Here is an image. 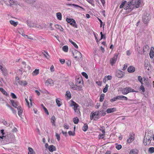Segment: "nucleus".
Wrapping results in <instances>:
<instances>
[{"label":"nucleus","mask_w":154,"mask_h":154,"mask_svg":"<svg viewBox=\"0 0 154 154\" xmlns=\"http://www.w3.org/2000/svg\"><path fill=\"white\" fill-rule=\"evenodd\" d=\"M52 25H53L52 23H51L50 24L49 26L48 27L51 30H53L54 29V28L52 26Z\"/></svg>","instance_id":"obj_56"},{"label":"nucleus","mask_w":154,"mask_h":154,"mask_svg":"<svg viewBox=\"0 0 154 154\" xmlns=\"http://www.w3.org/2000/svg\"><path fill=\"white\" fill-rule=\"evenodd\" d=\"M41 106L43 108V109H44L45 112L48 115H49L47 109L44 106L43 104H42Z\"/></svg>","instance_id":"obj_49"},{"label":"nucleus","mask_w":154,"mask_h":154,"mask_svg":"<svg viewBox=\"0 0 154 154\" xmlns=\"http://www.w3.org/2000/svg\"><path fill=\"white\" fill-rule=\"evenodd\" d=\"M118 56V54H114L113 57L112 58H111L110 60V63L112 65H113L114 63H116V61L117 60Z\"/></svg>","instance_id":"obj_13"},{"label":"nucleus","mask_w":154,"mask_h":154,"mask_svg":"<svg viewBox=\"0 0 154 154\" xmlns=\"http://www.w3.org/2000/svg\"><path fill=\"white\" fill-rule=\"evenodd\" d=\"M118 100H128V98L125 96L120 95L117 96Z\"/></svg>","instance_id":"obj_23"},{"label":"nucleus","mask_w":154,"mask_h":154,"mask_svg":"<svg viewBox=\"0 0 154 154\" xmlns=\"http://www.w3.org/2000/svg\"><path fill=\"white\" fill-rule=\"evenodd\" d=\"M124 73L121 71L117 70L116 72V76L118 78H121L124 76Z\"/></svg>","instance_id":"obj_11"},{"label":"nucleus","mask_w":154,"mask_h":154,"mask_svg":"<svg viewBox=\"0 0 154 154\" xmlns=\"http://www.w3.org/2000/svg\"><path fill=\"white\" fill-rule=\"evenodd\" d=\"M68 47L67 45L64 46L62 48L63 50L65 52H67L68 51Z\"/></svg>","instance_id":"obj_42"},{"label":"nucleus","mask_w":154,"mask_h":154,"mask_svg":"<svg viewBox=\"0 0 154 154\" xmlns=\"http://www.w3.org/2000/svg\"><path fill=\"white\" fill-rule=\"evenodd\" d=\"M66 95L69 98H70L71 97V94L69 91H67L66 92Z\"/></svg>","instance_id":"obj_45"},{"label":"nucleus","mask_w":154,"mask_h":154,"mask_svg":"<svg viewBox=\"0 0 154 154\" xmlns=\"http://www.w3.org/2000/svg\"><path fill=\"white\" fill-rule=\"evenodd\" d=\"M53 81L51 79H48L45 82V84L48 86L50 85H53Z\"/></svg>","instance_id":"obj_16"},{"label":"nucleus","mask_w":154,"mask_h":154,"mask_svg":"<svg viewBox=\"0 0 154 154\" xmlns=\"http://www.w3.org/2000/svg\"><path fill=\"white\" fill-rule=\"evenodd\" d=\"M101 112L102 115V116H104L106 114V112L105 111L102 110L100 111Z\"/></svg>","instance_id":"obj_59"},{"label":"nucleus","mask_w":154,"mask_h":154,"mask_svg":"<svg viewBox=\"0 0 154 154\" xmlns=\"http://www.w3.org/2000/svg\"><path fill=\"white\" fill-rule=\"evenodd\" d=\"M69 41L71 43H72L73 45V46L76 48H78V46H77V45H76V44L75 43V42H72V40H71V39H69Z\"/></svg>","instance_id":"obj_39"},{"label":"nucleus","mask_w":154,"mask_h":154,"mask_svg":"<svg viewBox=\"0 0 154 154\" xmlns=\"http://www.w3.org/2000/svg\"><path fill=\"white\" fill-rule=\"evenodd\" d=\"M82 86L81 85H78V84H77V85H76V87L75 88V90L81 91L82 89Z\"/></svg>","instance_id":"obj_34"},{"label":"nucleus","mask_w":154,"mask_h":154,"mask_svg":"<svg viewBox=\"0 0 154 154\" xmlns=\"http://www.w3.org/2000/svg\"><path fill=\"white\" fill-rule=\"evenodd\" d=\"M48 149L51 152H53L54 151L56 150V148L55 146L53 145H51L48 146Z\"/></svg>","instance_id":"obj_20"},{"label":"nucleus","mask_w":154,"mask_h":154,"mask_svg":"<svg viewBox=\"0 0 154 154\" xmlns=\"http://www.w3.org/2000/svg\"><path fill=\"white\" fill-rule=\"evenodd\" d=\"M56 15L57 19L60 20H61L62 18V14L61 13L58 12L56 14Z\"/></svg>","instance_id":"obj_35"},{"label":"nucleus","mask_w":154,"mask_h":154,"mask_svg":"<svg viewBox=\"0 0 154 154\" xmlns=\"http://www.w3.org/2000/svg\"><path fill=\"white\" fill-rule=\"evenodd\" d=\"M151 140L152 139L150 136L147 135L145 136L143 140L144 144L145 145H149L151 143Z\"/></svg>","instance_id":"obj_6"},{"label":"nucleus","mask_w":154,"mask_h":154,"mask_svg":"<svg viewBox=\"0 0 154 154\" xmlns=\"http://www.w3.org/2000/svg\"><path fill=\"white\" fill-rule=\"evenodd\" d=\"M116 148L118 150H119L121 149L122 146L121 145L118 144L117 143L116 144Z\"/></svg>","instance_id":"obj_46"},{"label":"nucleus","mask_w":154,"mask_h":154,"mask_svg":"<svg viewBox=\"0 0 154 154\" xmlns=\"http://www.w3.org/2000/svg\"><path fill=\"white\" fill-rule=\"evenodd\" d=\"M105 94H101L100 98V101L102 102L104 99Z\"/></svg>","instance_id":"obj_44"},{"label":"nucleus","mask_w":154,"mask_h":154,"mask_svg":"<svg viewBox=\"0 0 154 154\" xmlns=\"http://www.w3.org/2000/svg\"><path fill=\"white\" fill-rule=\"evenodd\" d=\"M150 57L151 58H152L154 56V48L153 47H151L150 49V51L149 53Z\"/></svg>","instance_id":"obj_17"},{"label":"nucleus","mask_w":154,"mask_h":154,"mask_svg":"<svg viewBox=\"0 0 154 154\" xmlns=\"http://www.w3.org/2000/svg\"><path fill=\"white\" fill-rule=\"evenodd\" d=\"M33 35L32 34H29L28 35V39H30L31 40H32L33 39Z\"/></svg>","instance_id":"obj_57"},{"label":"nucleus","mask_w":154,"mask_h":154,"mask_svg":"<svg viewBox=\"0 0 154 154\" xmlns=\"http://www.w3.org/2000/svg\"><path fill=\"white\" fill-rule=\"evenodd\" d=\"M70 106H74L73 109L75 112H76L78 114H79L80 113L79 109L78 108L79 105L76 103L72 101V103L70 104Z\"/></svg>","instance_id":"obj_3"},{"label":"nucleus","mask_w":154,"mask_h":154,"mask_svg":"<svg viewBox=\"0 0 154 154\" xmlns=\"http://www.w3.org/2000/svg\"><path fill=\"white\" fill-rule=\"evenodd\" d=\"M88 2L91 4L92 5H94V3L93 0H87Z\"/></svg>","instance_id":"obj_61"},{"label":"nucleus","mask_w":154,"mask_h":154,"mask_svg":"<svg viewBox=\"0 0 154 154\" xmlns=\"http://www.w3.org/2000/svg\"><path fill=\"white\" fill-rule=\"evenodd\" d=\"M82 74L86 79H88V76L86 72H82Z\"/></svg>","instance_id":"obj_50"},{"label":"nucleus","mask_w":154,"mask_h":154,"mask_svg":"<svg viewBox=\"0 0 154 154\" xmlns=\"http://www.w3.org/2000/svg\"><path fill=\"white\" fill-rule=\"evenodd\" d=\"M39 73V69H35L32 73L33 76L36 75Z\"/></svg>","instance_id":"obj_27"},{"label":"nucleus","mask_w":154,"mask_h":154,"mask_svg":"<svg viewBox=\"0 0 154 154\" xmlns=\"http://www.w3.org/2000/svg\"><path fill=\"white\" fill-rule=\"evenodd\" d=\"M17 110L18 111V115L21 117L22 119V114L23 112V110L21 107L20 106H18L17 107Z\"/></svg>","instance_id":"obj_15"},{"label":"nucleus","mask_w":154,"mask_h":154,"mask_svg":"<svg viewBox=\"0 0 154 154\" xmlns=\"http://www.w3.org/2000/svg\"><path fill=\"white\" fill-rule=\"evenodd\" d=\"M150 63L147 60H145L144 63L145 68L148 71H150Z\"/></svg>","instance_id":"obj_10"},{"label":"nucleus","mask_w":154,"mask_h":154,"mask_svg":"<svg viewBox=\"0 0 154 154\" xmlns=\"http://www.w3.org/2000/svg\"><path fill=\"white\" fill-rule=\"evenodd\" d=\"M68 134L69 135H72V136H74L75 135V131L72 132L71 131H69L68 132Z\"/></svg>","instance_id":"obj_53"},{"label":"nucleus","mask_w":154,"mask_h":154,"mask_svg":"<svg viewBox=\"0 0 154 154\" xmlns=\"http://www.w3.org/2000/svg\"><path fill=\"white\" fill-rule=\"evenodd\" d=\"M100 34L101 35V38L100 40L103 38L105 39L106 38L105 35H103L102 32H100Z\"/></svg>","instance_id":"obj_54"},{"label":"nucleus","mask_w":154,"mask_h":154,"mask_svg":"<svg viewBox=\"0 0 154 154\" xmlns=\"http://www.w3.org/2000/svg\"><path fill=\"white\" fill-rule=\"evenodd\" d=\"M56 119L54 116H53L51 118V122L52 123L53 125H55V121Z\"/></svg>","instance_id":"obj_25"},{"label":"nucleus","mask_w":154,"mask_h":154,"mask_svg":"<svg viewBox=\"0 0 154 154\" xmlns=\"http://www.w3.org/2000/svg\"><path fill=\"white\" fill-rule=\"evenodd\" d=\"M66 21L70 23V24L75 28L77 27V25L76 24L75 21L72 19L67 18L66 19Z\"/></svg>","instance_id":"obj_8"},{"label":"nucleus","mask_w":154,"mask_h":154,"mask_svg":"<svg viewBox=\"0 0 154 154\" xmlns=\"http://www.w3.org/2000/svg\"><path fill=\"white\" fill-rule=\"evenodd\" d=\"M0 69L2 71L3 75L6 77L8 75V71L6 68L2 65L0 64Z\"/></svg>","instance_id":"obj_7"},{"label":"nucleus","mask_w":154,"mask_h":154,"mask_svg":"<svg viewBox=\"0 0 154 154\" xmlns=\"http://www.w3.org/2000/svg\"><path fill=\"white\" fill-rule=\"evenodd\" d=\"M59 99H57L56 100V102L58 106L59 107L61 105V101Z\"/></svg>","instance_id":"obj_36"},{"label":"nucleus","mask_w":154,"mask_h":154,"mask_svg":"<svg viewBox=\"0 0 154 154\" xmlns=\"http://www.w3.org/2000/svg\"><path fill=\"white\" fill-rule=\"evenodd\" d=\"M149 152L151 153L154 152V148L153 147H150L149 149Z\"/></svg>","instance_id":"obj_48"},{"label":"nucleus","mask_w":154,"mask_h":154,"mask_svg":"<svg viewBox=\"0 0 154 154\" xmlns=\"http://www.w3.org/2000/svg\"><path fill=\"white\" fill-rule=\"evenodd\" d=\"M135 92L134 89L130 87H126L123 88L122 91V93L124 94H126L129 92Z\"/></svg>","instance_id":"obj_5"},{"label":"nucleus","mask_w":154,"mask_h":154,"mask_svg":"<svg viewBox=\"0 0 154 154\" xmlns=\"http://www.w3.org/2000/svg\"><path fill=\"white\" fill-rule=\"evenodd\" d=\"M99 111L95 112L94 113L91 112V114L90 117L91 120L94 119V120L99 118Z\"/></svg>","instance_id":"obj_4"},{"label":"nucleus","mask_w":154,"mask_h":154,"mask_svg":"<svg viewBox=\"0 0 154 154\" xmlns=\"http://www.w3.org/2000/svg\"><path fill=\"white\" fill-rule=\"evenodd\" d=\"M140 89L143 92H144L145 90L144 86L143 85H141L140 87Z\"/></svg>","instance_id":"obj_64"},{"label":"nucleus","mask_w":154,"mask_h":154,"mask_svg":"<svg viewBox=\"0 0 154 154\" xmlns=\"http://www.w3.org/2000/svg\"><path fill=\"white\" fill-rule=\"evenodd\" d=\"M42 53L45 56L46 58L47 59H49V56L47 52L44 51L43 52H42Z\"/></svg>","instance_id":"obj_33"},{"label":"nucleus","mask_w":154,"mask_h":154,"mask_svg":"<svg viewBox=\"0 0 154 154\" xmlns=\"http://www.w3.org/2000/svg\"><path fill=\"white\" fill-rule=\"evenodd\" d=\"M11 96L14 99H15L17 98L16 96L14 93H11Z\"/></svg>","instance_id":"obj_60"},{"label":"nucleus","mask_w":154,"mask_h":154,"mask_svg":"<svg viewBox=\"0 0 154 154\" xmlns=\"http://www.w3.org/2000/svg\"><path fill=\"white\" fill-rule=\"evenodd\" d=\"M11 102L12 106L15 108H17L18 105V103L17 101L11 100Z\"/></svg>","instance_id":"obj_21"},{"label":"nucleus","mask_w":154,"mask_h":154,"mask_svg":"<svg viewBox=\"0 0 154 154\" xmlns=\"http://www.w3.org/2000/svg\"><path fill=\"white\" fill-rule=\"evenodd\" d=\"M29 152H28V154H35V152H34L33 149L29 147L28 148Z\"/></svg>","instance_id":"obj_29"},{"label":"nucleus","mask_w":154,"mask_h":154,"mask_svg":"<svg viewBox=\"0 0 154 154\" xmlns=\"http://www.w3.org/2000/svg\"><path fill=\"white\" fill-rule=\"evenodd\" d=\"M55 26L56 28L59 29L62 32L63 31V29L61 26L58 24H56L55 25Z\"/></svg>","instance_id":"obj_37"},{"label":"nucleus","mask_w":154,"mask_h":154,"mask_svg":"<svg viewBox=\"0 0 154 154\" xmlns=\"http://www.w3.org/2000/svg\"><path fill=\"white\" fill-rule=\"evenodd\" d=\"M149 48V47L148 45H146L143 47V53L146 51Z\"/></svg>","instance_id":"obj_31"},{"label":"nucleus","mask_w":154,"mask_h":154,"mask_svg":"<svg viewBox=\"0 0 154 154\" xmlns=\"http://www.w3.org/2000/svg\"><path fill=\"white\" fill-rule=\"evenodd\" d=\"M25 1L27 3L30 4H33L35 2V0H25Z\"/></svg>","instance_id":"obj_41"},{"label":"nucleus","mask_w":154,"mask_h":154,"mask_svg":"<svg viewBox=\"0 0 154 154\" xmlns=\"http://www.w3.org/2000/svg\"><path fill=\"white\" fill-rule=\"evenodd\" d=\"M26 22L27 25L29 26L30 28L35 27L36 26V24L33 22L27 20Z\"/></svg>","instance_id":"obj_14"},{"label":"nucleus","mask_w":154,"mask_h":154,"mask_svg":"<svg viewBox=\"0 0 154 154\" xmlns=\"http://www.w3.org/2000/svg\"><path fill=\"white\" fill-rule=\"evenodd\" d=\"M9 22L11 24L13 25L14 26H16L18 24L17 22H15L14 20H10Z\"/></svg>","instance_id":"obj_32"},{"label":"nucleus","mask_w":154,"mask_h":154,"mask_svg":"<svg viewBox=\"0 0 154 154\" xmlns=\"http://www.w3.org/2000/svg\"><path fill=\"white\" fill-rule=\"evenodd\" d=\"M55 136L56 137L57 139V140L59 141L60 140V135L57 133H56Z\"/></svg>","instance_id":"obj_55"},{"label":"nucleus","mask_w":154,"mask_h":154,"mask_svg":"<svg viewBox=\"0 0 154 154\" xmlns=\"http://www.w3.org/2000/svg\"><path fill=\"white\" fill-rule=\"evenodd\" d=\"M118 100V97H115L113 98L112 99L110 100V102L112 103L114 102V101L116 100Z\"/></svg>","instance_id":"obj_52"},{"label":"nucleus","mask_w":154,"mask_h":154,"mask_svg":"<svg viewBox=\"0 0 154 154\" xmlns=\"http://www.w3.org/2000/svg\"><path fill=\"white\" fill-rule=\"evenodd\" d=\"M116 110V109L115 108H109L106 110V112L108 113L113 112Z\"/></svg>","instance_id":"obj_19"},{"label":"nucleus","mask_w":154,"mask_h":154,"mask_svg":"<svg viewBox=\"0 0 154 154\" xmlns=\"http://www.w3.org/2000/svg\"><path fill=\"white\" fill-rule=\"evenodd\" d=\"M128 72L132 73L135 71V68L134 66H131L128 67Z\"/></svg>","instance_id":"obj_18"},{"label":"nucleus","mask_w":154,"mask_h":154,"mask_svg":"<svg viewBox=\"0 0 154 154\" xmlns=\"http://www.w3.org/2000/svg\"><path fill=\"white\" fill-rule=\"evenodd\" d=\"M2 123L4 125L6 126L7 127H8L10 126V124L8 123L7 122L5 121L4 120L2 122Z\"/></svg>","instance_id":"obj_47"},{"label":"nucleus","mask_w":154,"mask_h":154,"mask_svg":"<svg viewBox=\"0 0 154 154\" xmlns=\"http://www.w3.org/2000/svg\"><path fill=\"white\" fill-rule=\"evenodd\" d=\"M0 91H1L4 95L6 96L8 95V94L7 92L3 89V88H0Z\"/></svg>","instance_id":"obj_38"},{"label":"nucleus","mask_w":154,"mask_h":154,"mask_svg":"<svg viewBox=\"0 0 154 154\" xmlns=\"http://www.w3.org/2000/svg\"><path fill=\"white\" fill-rule=\"evenodd\" d=\"M5 143H14L16 142L14 135L12 133H9L4 136Z\"/></svg>","instance_id":"obj_2"},{"label":"nucleus","mask_w":154,"mask_h":154,"mask_svg":"<svg viewBox=\"0 0 154 154\" xmlns=\"http://www.w3.org/2000/svg\"><path fill=\"white\" fill-rule=\"evenodd\" d=\"M9 3L10 4V6H11L12 5H17V2L16 1H14L13 0H10L9 2Z\"/></svg>","instance_id":"obj_26"},{"label":"nucleus","mask_w":154,"mask_h":154,"mask_svg":"<svg viewBox=\"0 0 154 154\" xmlns=\"http://www.w3.org/2000/svg\"><path fill=\"white\" fill-rule=\"evenodd\" d=\"M59 60L60 63L62 64L64 63L65 62V60L64 59H59Z\"/></svg>","instance_id":"obj_63"},{"label":"nucleus","mask_w":154,"mask_h":154,"mask_svg":"<svg viewBox=\"0 0 154 154\" xmlns=\"http://www.w3.org/2000/svg\"><path fill=\"white\" fill-rule=\"evenodd\" d=\"M72 6H75V7H78L82 9L83 10H84V8H83L82 7H81V6H79L78 5H75V4H72Z\"/></svg>","instance_id":"obj_58"},{"label":"nucleus","mask_w":154,"mask_h":154,"mask_svg":"<svg viewBox=\"0 0 154 154\" xmlns=\"http://www.w3.org/2000/svg\"><path fill=\"white\" fill-rule=\"evenodd\" d=\"M3 143H5L4 136H0V145Z\"/></svg>","instance_id":"obj_28"},{"label":"nucleus","mask_w":154,"mask_h":154,"mask_svg":"<svg viewBox=\"0 0 154 154\" xmlns=\"http://www.w3.org/2000/svg\"><path fill=\"white\" fill-rule=\"evenodd\" d=\"M69 84L71 88L72 89L74 90H75V88L76 85H74L72 82H69Z\"/></svg>","instance_id":"obj_30"},{"label":"nucleus","mask_w":154,"mask_h":154,"mask_svg":"<svg viewBox=\"0 0 154 154\" xmlns=\"http://www.w3.org/2000/svg\"><path fill=\"white\" fill-rule=\"evenodd\" d=\"M79 121V119L77 117H75L73 119V122L75 124H77L78 123Z\"/></svg>","instance_id":"obj_40"},{"label":"nucleus","mask_w":154,"mask_h":154,"mask_svg":"<svg viewBox=\"0 0 154 154\" xmlns=\"http://www.w3.org/2000/svg\"><path fill=\"white\" fill-rule=\"evenodd\" d=\"M73 54L75 58H81L82 57V55L77 50H75L74 52L73 53Z\"/></svg>","instance_id":"obj_9"},{"label":"nucleus","mask_w":154,"mask_h":154,"mask_svg":"<svg viewBox=\"0 0 154 154\" xmlns=\"http://www.w3.org/2000/svg\"><path fill=\"white\" fill-rule=\"evenodd\" d=\"M143 21L145 23H146L150 19V17L149 15H144L143 18Z\"/></svg>","instance_id":"obj_12"},{"label":"nucleus","mask_w":154,"mask_h":154,"mask_svg":"<svg viewBox=\"0 0 154 154\" xmlns=\"http://www.w3.org/2000/svg\"><path fill=\"white\" fill-rule=\"evenodd\" d=\"M126 1H125L124 2L122 3L121 5H120V8H122L125 5V4L126 3Z\"/></svg>","instance_id":"obj_51"},{"label":"nucleus","mask_w":154,"mask_h":154,"mask_svg":"<svg viewBox=\"0 0 154 154\" xmlns=\"http://www.w3.org/2000/svg\"><path fill=\"white\" fill-rule=\"evenodd\" d=\"M138 152V150L136 149H134L131 150L129 154H137Z\"/></svg>","instance_id":"obj_22"},{"label":"nucleus","mask_w":154,"mask_h":154,"mask_svg":"<svg viewBox=\"0 0 154 154\" xmlns=\"http://www.w3.org/2000/svg\"><path fill=\"white\" fill-rule=\"evenodd\" d=\"M19 83L21 85L25 86L27 85V82L25 81H19Z\"/></svg>","instance_id":"obj_24"},{"label":"nucleus","mask_w":154,"mask_h":154,"mask_svg":"<svg viewBox=\"0 0 154 154\" xmlns=\"http://www.w3.org/2000/svg\"><path fill=\"white\" fill-rule=\"evenodd\" d=\"M140 0H131L129 1L124 7L125 9L128 11H131L135 7H139L140 5Z\"/></svg>","instance_id":"obj_1"},{"label":"nucleus","mask_w":154,"mask_h":154,"mask_svg":"<svg viewBox=\"0 0 154 154\" xmlns=\"http://www.w3.org/2000/svg\"><path fill=\"white\" fill-rule=\"evenodd\" d=\"M18 32L20 34H21L22 36H23V35H25L24 32L23 31H18Z\"/></svg>","instance_id":"obj_62"},{"label":"nucleus","mask_w":154,"mask_h":154,"mask_svg":"<svg viewBox=\"0 0 154 154\" xmlns=\"http://www.w3.org/2000/svg\"><path fill=\"white\" fill-rule=\"evenodd\" d=\"M88 128V126L87 124H84V126L83 127V130L84 131H85L87 130Z\"/></svg>","instance_id":"obj_43"}]
</instances>
